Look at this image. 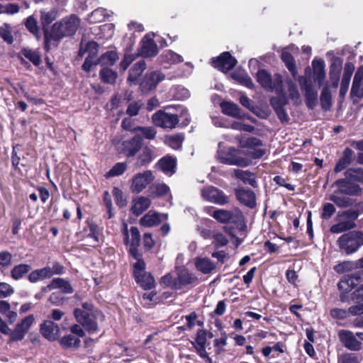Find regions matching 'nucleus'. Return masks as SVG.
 <instances>
[{"label":"nucleus","instance_id":"20","mask_svg":"<svg viewBox=\"0 0 363 363\" xmlns=\"http://www.w3.org/2000/svg\"><path fill=\"white\" fill-rule=\"evenodd\" d=\"M60 289L64 294H72L74 290L69 282L62 278H55L51 282L43 289V291H51Z\"/></svg>","mask_w":363,"mask_h":363},{"label":"nucleus","instance_id":"24","mask_svg":"<svg viewBox=\"0 0 363 363\" xmlns=\"http://www.w3.org/2000/svg\"><path fill=\"white\" fill-rule=\"evenodd\" d=\"M150 203L149 199L144 196H138L132 201L130 211L138 216L150 207Z\"/></svg>","mask_w":363,"mask_h":363},{"label":"nucleus","instance_id":"25","mask_svg":"<svg viewBox=\"0 0 363 363\" xmlns=\"http://www.w3.org/2000/svg\"><path fill=\"white\" fill-rule=\"evenodd\" d=\"M240 213L237 212L233 213V212L224 209L216 210L212 216L220 223H228V222H236L240 217Z\"/></svg>","mask_w":363,"mask_h":363},{"label":"nucleus","instance_id":"46","mask_svg":"<svg viewBox=\"0 0 363 363\" xmlns=\"http://www.w3.org/2000/svg\"><path fill=\"white\" fill-rule=\"evenodd\" d=\"M22 54L23 56L28 59L33 65L38 66L41 62V57L40 53L36 50H33L28 48H24L22 50Z\"/></svg>","mask_w":363,"mask_h":363},{"label":"nucleus","instance_id":"6","mask_svg":"<svg viewBox=\"0 0 363 363\" xmlns=\"http://www.w3.org/2000/svg\"><path fill=\"white\" fill-rule=\"evenodd\" d=\"M145 264L143 260L138 259L134 264L133 274L136 282L144 289H150L155 286L154 278L150 273L145 271Z\"/></svg>","mask_w":363,"mask_h":363},{"label":"nucleus","instance_id":"64","mask_svg":"<svg viewBox=\"0 0 363 363\" xmlns=\"http://www.w3.org/2000/svg\"><path fill=\"white\" fill-rule=\"evenodd\" d=\"M351 299L356 302H361L363 301V284L351 294Z\"/></svg>","mask_w":363,"mask_h":363},{"label":"nucleus","instance_id":"32","mask_svg":"<svg viewBox=\"0 0 363 363\" xmlns=\"http://www.w3.org/2000/svg\"><path fill=\"white\" fill-rule=\"evenodd\" d=\"M353 151L350 148H346L343 152L342 157L339 160L335 167V172H340L345 169L352 162Z\"/></svg>","mask_w":363,"mask_h":363},{"label":"nucleus","instance_id":"42","mask_svg":"<svg viewBox=\"0 0 363 363\" xmlns=\"http://www.w3.org/2000/svg\"><path fill=\"white\" fill-rule=\"evenodd\" d=\"M134 132L135 135H140L142 140L143 138L153 139L157 134V130L150 127H138L134 129Z\"/></svg>","mask_w":363,"mask_h":363},{"label":"nucleus","instance_id":"26","mask_svg":"<svg viewBox=\"0 0 363 363\" xmlns=\"http://www.w3.org/2000/svg\"><path fill=\"white\" fill-rule=\"evenodd\" d=\"M362 80L363 67H360L358 69L354 77V80L351 89V94L352 96H355L358 98H362L363 96V84H362Z\"/></svg>","mask_w":363,"mask_h":363},{"label":"nucleus","instance_id":"60","mask_svg":"<svg viewBox=\"0 0 363 363\" xmlns=\"http://www.w3.org/2000/svg\"><path fill=\"white\" fill-rule=\"evenodd\" d=\"M57 18V13L54 11L43 13L41 20L43 24L48 25L51 23Z\"/></svg>","mask_w":363,"mask_h":363},{"label":"nucleus","instance_id":"28","mask_svg":"<svg viewBox=\"0 0 363 363\" xmlns=\"http://www.w3.org/2000/svg\"><path fill=\"white\" fill-rule=\"evenodd\" d=\"M222 112L229 116L238 118H244L245 116L241 113L238 106L233 102L224 101L220 103Z\"/></svg>","mask_w":363,"mask_h":363},{"label":"nucleus","instance_id":"59","mask_svg":"<svg viewBox=\"0 0 363 363\" xmlns=\"http://www.w3.org/2000/svg\"><path fill=\"white\" fill-rule=\"evenodd\" d=\"M338 363H359V360L354 354H345L340 357Z\"/></svg>","mask_w":363,"mask_h":363},{"label":"nucleus","instance_id":"9","mask_svg":"<svg viewBox=\"0 0 363 363\" xmlns=\"http://www.w3.org/2000/svg\"><path fill=\"white\" fill-rule=\"evenodd\" d=\"M130 240L129 239V234L128 231V226L125 225L124 227V242L126 245H129V252L134 257L138 260L140 259V254L138 252V246L140 241V235L139 230L137 227H131L130 230Z\"/></svg>","mask_w":363,"mask_h":363},{"label":"nucleus","instance_id":"62","mask_svg":"<svg viewBox=\"0 0 363 363\" xmlns=\"http://www.w3.org/2000/svg\"><path fill=\"white\" fill-rule=\"evenodd\" d=\"M138 160L141 165L149 163L152 160V151L148 148H145Z\"/></svg>","mask_w":363,"mask_h":363},{"label":"nucleus","instance_id":"8","mask_svg":"<svg viewBox=\"0 0 363 363\" xmlns=\"http://www.w3.org/2000/svg\"><path fill=\"white\" fill-rule=\"evenodd\" d=\"M257 80L264 89L282 92V79L280 74H275L272 78L266 70L261 69L257 73Z\"/></svg>","mask_w":363,"mask_h":363},{"label":"nucleus","instance_id":"17","mask_svg":"<svg viewBox=\"0 0 363 363\" xmlns=\"http://www.w3.org/2000/svg\"><path fill=\"white\" fill-rule=\"evenodd\" d=\"M237 63V60L229 52H223L217 59L212 60L213 65L219 70L226 72L233 69Z\"/></svg>","mask_w":363,"mask_h":363},{"label":"nucleus","instance_id":"21","mask_svg":"<svg viewBox=\"0 0 363 363\" xmlns=\"http://www.w3.org/2000/svg\"><path fill=\"white\" fill-rule=\"evenodd\" d=\"M159 82V72L153 71L147 73L140 84L143 92L147 93L155 89Z\"/></svg>","mask_w":363,"mask_h":363},{"label":"nucleus","instance_id":"58","mask_svg":"<svg viewBox=\"0 0 363 363\" xmlns=\"http://www.w3.org/2000/svg\"><path fill=\"white\" fill-rule=\"evenodd\" d=\"M143 299L144 301V304L150 306L151 305L157 304V294L153 292H145L143 295Z\"/></svg>","mask_w":363,"mask_h":363},{"label":"nucleus","instance_id":"39","mask_svg":"<svg viewBox=\"0 0 363 363\" xmlns=\"http://www.w3.org/2000/svg\"><path fill=\"white\" fill-rule=\"evenodd\" d=\"M184 137L182 134L167 135L164 138V143L172 149L179 150L182 147Z\"/></svg>","mask_w":363,"mask_h":363},{"label":"nucleus","instance_id":"34","mask_svg":"<svg viewBox=\"0 0 363 363\" xmlns=\"http://www.w3.org/2000/svg\"><path fill=\"white\" fill-rule=\"evenodd\" d=\"M342 194L337 191H335L330 196V200L334 202L337 206L340 208H347L352 206L354 201L352 199L341 195Z\"/></svg>","mask_w":363,"mask_h":363},{"label":"nucleus","instance_id":"37","mask_svg":"<svg viewBox=\"0 0 363 363\" xmlns=\"http://www.w3.org/2000/svg\"><path fill=\"white\" fill-rule=\"evenodd\" d=\"M146 67L144 60L136 62L129 71L128 80L129 82H135L141 75Z\"/></svg>","mask_w":363,"mask_h":363},{"label":"nucleus","instance_id":"23","mask_svg":"<svg viewBox=\"0 0 363 363\" xmlns=\"http://www.w3.org/2000/svg\"><path fill=\"white\" fill-rule=\"evenodd\" d=\"M236 197L240 203L252 208L255 206V195L250 189L240 188L235 191Z\"/></svg>","mask_w":363,"mask_h":363},{"label":"nucleus","instance_id":"3","mask_svg":"<svg viewBox=\"0 0 363 363\" xmlns=\"http://www.w3.org/2000/svg\"><path fill=\"white\" fill-rule=\"evenodd\" d=\"M340 249L350 255L363 245V233L360 231H350L342 235L337 241Z\"/></svg>","mask_w":363,"mask_h":363},{"label":"nucleus","instance_id":"43","mask_svg":"<svg viewBox=\"0 0 363 363\" xmlns=\"http://www.w3.org/2000/svg\"><path fill=\"white\" fill-rule=\"evenodd\" d=\"M101 80L108 84H114L117 79V73L109 68H104L100 71Z\"/></svg>","mask_w":363,"mask_h":363},{"label":"nucleus","instance_id":"29","mask_svg":"<svg viewBox=\"0 0 363 363\" xmlns=\"http://www.w3.org/2000/svg\"><path fill=\"white\" fill-rule=\"evenodd\" d=\"M178 123L177 115L160 111V128H174Z\"/></svg>","mask_w":363,"mask_h":363},{"label":"nucleus","instance_id":"50","mask_svg":"<svg viewBox=\"0 0 363 363\" xmlns=\"http://www.w3.org/2000/svg\"><path fill=\"white\" fill-rule=\"evenodd\" d=\"M288 91L289 97L294 101L295 104H299L300 94L298 90L296 84L291 80L287 81Z\"/></svg>","mask_w":363,"mask_h":363},{"label":"nucleus","instance_id":"48","mask_svg":"<svg viewBox=\"0 0 363 363\" xmlns=\"http://www.w3.org/2000/svg\"><path fill=\"white\" fill-rule=\"evenodd\" d=\"M240 145L243 148L254 149L262 145L261 140L257 138H242L240 140Z\"/></svg>","mask_w":363,"mask_h":363},{"label":"nucleus","instance_id":"53","mask_svg":"<svg viewBox=\"0 0 363 363\" xmlns=\"http://www.w3.org/2000/svg\"><path fill=\"white\" fill-rule=\"evenodd\" d=\"M232 77L238 81H240L242 84H244L247 87L252 88L253 82L250 77H248L246 74L240 73V74H233Z\"/></svg>","mask_w":363,"mask_h":363},{"label":"nucleus","instance_id":"61","mask_svg":"<svg viewBox=\"0 0 363 363\" xmlns=\"http://www.w3.org/2000/svg\"><path fill=\"white\" fill-rule=\"evenodd\" d=\"M206 343V333L205 330H199L196 333L195 347H204Z\"/></svg>","mask_w":363,"mask_h":363},{"label":"nucleus","instance_id":"7","mask_svg":"<svg viewBox=\"0 0 363 363\" xmlns=\"http://www.w3.org/2000/svg\"><path fill=\"white\" fill-rule=\"evenodd\" d=\"M35 323V318L33 315H29L21 319L17 323L14 329L11 330L9 343L22 340Z\"/></svg>","mask_w":363,"mask_h":363},{"label":"nucleus","instance_id":"47","mask_svg":"<svg viewBox=\"0 0 363 363\" xmlns=\"http://www.w3.org/2000/svg\"><path fill=\"white\" fill-rule=\"evenodd\" d=\"M345 174L348 179L363 182V168H350Z\"/></svg>","mask_w":363,"mask_h":363},{"label":"nucleus","instance_id":"5","mask_svg":"<svg viewBox=\"0 0 363 363\" xmlns=\"http://www.w3.org/2000/svg\"><path fill=\"white\" fill-rule=\"evenodd\" d=\"M218 157L220 162L228 165L246 167L251 164L250 160L239 155V151L233 147H230L225 151L220 150Z\"/></svg>","mask_w":363,"mask_h":363},{"label":"nucleus","instance_id":"45","mask_svg":"<svg viewBox=\"0 0 363 363\" xmlns=\"http://www.w3.org/2000/svg\"><path fill=\"white\" fill-rule=\"evenodd\" d=\"M118 56L115 51H108L101 56L99 60V63L103 65H112L117 60Z\"/></svg>","mask_w":363,"mask_h":363},{"label":"nucleus","instance_id":"55","mask_svg":"<svg viewBox=\"0 0 363 363\" xmlns=\"http://www.w3.org/2000/svg\"><path fill=\"white\" fill-rule=\"evenodd\" d=\"M98 44L94 41H89L84 44V42H82L80 52H89L90 54H94L96 52L98 49Z\"/></svg>","mask_w":363,"mask_h":363},{"label":"nucleus","instance_id":"33","mask_svg":"<svg viewBox=\"0 0 363 363\" xmlns=\"http://www.w3.org/2000/svg\"><path fill=\"white\" fill-rule=\"evenodd\" d=\"M140 224L145 228H152L159 224V213L150 211L140 220Z\"/></svg>","mask_w":363,"mask_h":363},{"label":"nucleus","instance_id":"30","mask_svg":"<svg viewBox=\"0 0 363 363\" xmlns=\"http://www.w3.org/2000/svg\"><path fill=\"white\" fill-rule=\"evenodd\" d=\"M233 176L243 182L245 184H250L252 186H256L255 174L248 170L234 169Z\"/></svg>","mask_w":363,"mask_h":363},{"label":"nucleus","instance_id":"14","mask_svg":"<svg viewBox=\"0 0 363 363\" xmlns=\"http://www.w3.org/2000/svg\"><path fill=\"white\" fill-rule=\"evenodd\" d=\"M40 332L49 341H55L60 337L58 325L50 320H45L40 324Z\"/></svg>","mask_w":363,"mask_h":363},{"label":"nucleus","instance_id":"40","mask_svg":"<svg viewBox=\"0 0 363 363\" xmlns=\"http://www.w3.org/2000/svg\"><path fill=\"white\" fill-rule=\"evenodd\" d=\"M196 268L203 274H208L215 269L213 263L207 258H199L196 261Z\"/></svg>","mask_w":363,"mask_h":363},{"label":"nucleus","instance_id":"11","mask_svg":"<svg viewBox=\"0 0 363 363\" xmlns=\"http://www.w3.org/2000/svg\"><path fill=\"white\" fill-rule=\"evenodd\" d=\"M201 194L203 199L218 205L226 204L229 201L228 196L223 191L214 186L203 189Z\"/></svg>","mask_w":363,"mask_h":363},{"label":"nucleus","instance_id":"57","mask_svg":"<svg viewBox=\"0 0 363 363\" xmlns=\"http://www.w3.org/2000/svg\"><path fill=\"white\" fill-rule=\"evenodd\" d=\"M13 291L14 290L10 284L0 281V298L11 296Z\"/></svg>","mask_w":363,"mask_h":363},{"label":"nucleus","instance_id":"27","mask_svg":"<svg viewBox=\"0 0 363 363\" xmlns=\"http://www.w3.org/2000/svg\"><path fill=\"white\" fill-rule=\"evenodd\" d=\"M176 167V157L167 155L160 159V170H162L167 175H172L175 172Z\"/></svg>","mask_w":363,"mask_h":363},{"label":"nucleus","instance_id":"10","mask_svg":"<svg viewBox=\"0 0 363 363\" xmlns=\"http://www.w3.org/2000/svg\"><path fill=\"white\" fill-rule=\"evenodd\" d=\"M153 180L154 176L150 171L136 174L131 179L130 190L133 193H140Z\"/></svg>","mask_w":363,"mask_h":363},{"label":"nucleus","instance_id":"1","mask_svg":"<svg viewBox=\"0 0 363 363\" xmlns=\"http://www.w3.org/2000/svg\"><path fill=\"white\" fill-rule=\"evenodd\" d=\"M79 25V18L71 15L54 23L50 30H45V49L49 51L52 47H56L63 38L74 35Z\"/></svg>","mask_w":363,"mask_h":363},{"label":"nucleus","instance_id":"52","mask_svg":"<svg viewBox=\"0 0 363 363\" xmlns=\"http://www.w3.org/2000/svg\"><path fill=\"white\" fill-rule=\"evenodd\" d=\"M25 25H26V28L31 33L35 35L38 40H39L40 39V37L38 35L39 30H38L36 20L33 16H30L27 18Z\"/></svg>","mask_w":363,"mask_h":363},{"label":"nucleus","instance_id":"4","mask_svg":"<svg viewBox=\"0 0 363 363\" xmlns=\"http://www.w3.org/2000/svg\"><path fill=\"white\" fill-rule=\"evenodd\" d=\"M358 212L354 210L339 212L336 218L338 223L333 225L330 231L333 233H340L354 228V220L358 218Z\"/></svg>","mask_w":363,"mask_h":363},{"label":"nucleus","instance_id":"54","mask_svg":"<svg viewBox=\"0 0 363 363\" xmlns=\"http://www.w3.org/2000/svg\"><path fill=\"white\" fill-rule=\"evenodd\" d=\"M335 212V208L333 204L326 203L323 205L321 217L323 219L328 220L332 217Z\"/></svg>","mask_w":363,"mask_h":363},{"label":"nucleus","instance_id":"38","mask_svg":"<svg viewBox=\"0 0 363 363\" xmlns=\"http://www.w3.org/2000/svg\"><path fill=\"white\" fill-rule=\"evenodd\" d=\"M182 61V57L172 50L166 51L162 56V64L164 68H168L165 64H175Z\"/></svg>","mask_w":363,"mask_h":363},{"label":"nucleus","instance_id":"49","mask_svg":"<svg viewBox=\"0 0 363 363\" xmlns=\"http://www.w3.org/2000/svg\"><path fill=\"white\" fill-rule=\"evenodd\" d=\"M13 255L8 251L0 252V270L8 269L12 264Z\"/></svg>","mask_w":363,"mask_h":363},{"label":"nucleus","instance_id":"13","mask_svg":"<svg viewBox=\"0 0 363 363\" xmlns=\"http://www.w3.org/2000/svg\"><path fill=\"white\" fill-rule=\"evenodd\" d=\"M359 277L357 273L344 276L338 283V288L342 292L340 295L342 302L347 301L346 296L344 294L352 291L359 283Z\"/></svg>","mask_w":363,"mask_h":363},{"label":"nucleus","instance_id":"35","mask_svg":"<svg viewBox=\"0 0 363 363\" xmlns=\"http://www.w3.org/2000/svg\"><path fill=\"white\" fill-rule=\"evenodd\" d=\"M61 346L65 349H77L79 347L81 340L72 334H69L63 336L60 340Z\"/></svg>","mask_w":363,"mask_h":363},{"label":"nucleus","instance_id":"2","mask_svg":"<svg viewBox=\"0 0 363 363\" xmlns=\"http://www.w3.org/2000/svg\"><path fill=\"white\" fill-rule=\"evenodd\" d=\"M74 315L77 320L89 333H96L99 330V323H102L105 318L104 315L100 311L87 313L80 308L74 310Z\"/></svg>","mask_w":363,"mask_h":363},{"label":"nucleus","instance_id":"31","mask_svg":"<svg viewBox=\"0 0 363 363\" xmlns=\"http://www.w3.org/2000/svg\"><path fill=\"white\" fill-rule=\"evenodd\" d=\"M286 99L283 96L279 99L272 98L271 99V104L274 108L277 114L278 115L280 120L282 121H286L287 118V114L283 109V106L286 104Z\"/></svg>","mask_w":363,"mask_h":363},{"label":"nucleus","instance_id":"44","mask_svg":"<svg viewBox=\"0 0 363 363\" xmlns=\"http://www.w3.org/2000/svg\"><path fill=\"white\" fill-rule=\"evenodd\" d=\"M357 269H359L357 261H345L337 264L334 267L335 272L340 274H342L346 272H350Z\"/></svg>","mask_w":363,"mask_h":363},{"label":"nucleus","instance_id":"63","mask_svg":"<svg viewBox=\"0 0 363 363\" xmlns=\"http://www.w3.org/2000/svg\"><path fill=\"white\" fill-rule=\"evenodd\" d=\"M90 18L91 21H102L105 18L104 11L102 9H97L91 13Z\"/></svg>","mask_w":363,"mask_h":363},{"label":"nucleus","instance_id":"36","mask_svg":"<svg viewBox=\"0 0 363 363\" xmlns=\"http://www.w3.org/2000/svg\"><path fill=\"white\" fill-rule=\"evenodd\" d=\"M31 267L29 264H19L14 266L10 273L11 277L13 279L18 281L21 279L30 270Z\"/></svg>","mask_w":363,"mask_h":363},{"label":"nucleus","instance_id":"22","mask_svg":"<svg viewBox=\"0 0 363 363\" xmlns=\"http://www.w3.org/2000/svg\"><path fill=\"white\" fill-rule=\"evenodd\" d=\"M312 65L313 82L320 87L325 77L324 62L321 60H314Z\"/></svg>","mask_w":363,"mask_h":363},{"label":"nucleus","instance_id":"15","mask_svg":"<svg viewBox=\"0 0 363 363\" xmlns=\"http://www.w3.org/2000/svg\"><path fill=\"white\" fill-rule=\"evenodd\" d=\"M141 145L142 138L140 135H135L131 139L121 143V152L127 157H133L138 152Z\"/></svg>","mask_w":363,"mask_h":363},{"label":"nucleus","instance_id":"41","mask_svg":"<svg viewBox=\"0 0 363 363\" xmlns=\"http://www.w3.org/2000/svg\"><path fill=\"white\" fill-rule=\"evenodd\" d=\"M282 61L285 63L291 74L295 77L297 74L294 60L292 55L286 50H283L281 55Z\"/></svg>","mask_w":363,"mask_h":363},{"label":"nucleus","instance_id":"56","mask_svg":"<svg viewBox=\"0 0 363 363\" xmlns=\"http://www.w3.org/2000/svg\"><path fill=\"white\" fill-rule=\"evenodd\" d=\"M228 127L238 130L241 131H245V132H252L254 130V127L250 125H247L245 123H242V122L239 121H234Z\"/></svg>","mask_w":363,"mask_h":363},{"label":"nucleus","instance_id":"18","mask_svg":"<svg viewBox=\"0 0 363 363\" xmlns=\"http://www.w3.org/2000/svg\"><path fill=\"white\" fill-rule=\"evenodd\" d=\"M338 336L343 345L349 350L358 351L362 348V343L357 340L351 331L340 330Z\"/></svg>","mask_w":363,"mask_h":363},{"label":"nucleus","instance_id":"16","mask_svg":"<svg viewBox=\"0 0 363 363\" xmlns=\"http://www.w3.org/2000/svg\"><path fill=\"white\" fill-rule=\"evenodd\" d=\"M335 185L337 188L336 191L341 194L350 196H357L362 192V189L359 185L348 181V179L347 178L337 180Z\"/></svg>","mask_w":363,"mask_h":363},{"label":"nucleus","instance_id":"19","mask_svg":"<svg viewBox=\"0 0 363 363\" xmlns=\"http://www.w3.org/2000/svg\"><path fill=\"white\" fill-rule=\"evenodd\" d=\"M154 34L148 33L142 40L140 54L143 57H152L157 53V45L153 40Z\"/></svg>","mask_w":363,"mask_h":363},{"label":"nucleus","instance_id":"51","mask_svg":"<svg viewBox=\"0 0 363 363\" xmlns=\"http://www.w3.org/2000/svg\"><path fill=\"white\" fill-rule=\"evenodd\" d=\"M126 168L125 163L118 162L106 174V177L120 176L125 171Z\"/></svg>","mask_w":363,"mask_h":363},{"label":"nucleus","instance_id":"12","mask_svg":"<svg viewBox=\"0 0 363 363\" xmlns=\"http://www.w3.org/2000/svg\"><path fill=\"white\" fill-rule=\"evenodd\" d=\"M298 82L301 90L304 91L307 106L310 108H313L316 104L318 93L313 89L311 81L305 77H299Z\"/></svg>","mask_w":363,"mask_h":363}]
</instances>
